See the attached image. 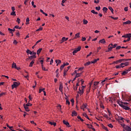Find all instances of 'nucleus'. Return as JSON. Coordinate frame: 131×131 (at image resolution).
<instances>
[{
	"mask_svg": "<svg viewBox=\"0 0 131 131\" xmlns=\"http://www.w3.org/2000/svg\"><path fill=\"white\" fill-rule=\"evenodd\" d=\"M41 40H42V39L38 40V41H37L35 46H36V45H37V43H39V42H40V41H41Z\"/></svg>",
	"mask_w": 131,
	"mask_h": 131,
	"instance_id": "nucleus-49",
	"label": "nucleus"
},
{
	"mask_svg": "<svg viewBox=\"0 0 131 131\" xmlns=\"http://www.w3.org/2000/svg\"><path fill=\"white\" fill-rule=\"evenodd\" d=\"M72 116L73 117L74 116H77V113L75 112V111H73L72 113Z\"/></svg>",
	"mask_w": 131,
	"mask_h": 131,
	"instance_id": "nucleus-17",
	"label": "nucleus"
},
{
	"mask_svg": "<svg viewBox=\"0 0 131 131\" xmlns=\"http://www.w3.org/2000/svg\"><path fill=\"white\" fill-rule=\"evenodd\" d=\"M8 31H9L10 33H13V29L11 28H8Z\"/></svg>",
	"mask_w": 131,
	"mask_h": 131,
	"instance_id": "nucleus-45",
	"label": "nucleus"
},
{
	"mask_svg": "<svg viewBox=\"0 0 131 131\" xmlns=\"http://www.w3.org/2000/svg\"><path fill=\"white\" fill-rule=\"evenodd\" d=\"M83 23L84 25H86L88 23H89V21H88V20L86 19H83Z\"/></svg>",
	"mask_w": 131,
	"mask_h": 131,
	"instance_id": "nucleus-34",
	"label": "nucleus"
},
{
	"mask_svg": "<svg viewBox=\"0 0 131 131\" xmlns=\"http://www.w3.org/2000/svg\"><path fill=\"white\" fill-rule=\"evenodd\" d=\"M20 85V82H14L13 84L12 85V89H15L19 86Z\"/></svg>",
	"mask_w": 131,
	"mask_h": 131,
	"instance_id": "nucleus-3",
	"label": "nucleus"
},
{
	"mask_svg": "<svg viewBox=\"0 0 131 131\" xmlns=\"http://www.w3.org/2000/svg\"><path fill=\"white\" fill-rule=\"evenodd\" d=\"M83 116H84V117H85L86 118H87V119L90 120V118H89V116H88V115L86 114V113H84L83 114Z\"/></svg>",
	"mask_w": 131,
	"mask_h": 131,
	"instance_id": "nucleus-28",
	"label": "nucleus"
},
{
	"mask_svg": "<svg viewBox=\"0 0 131 131\" xmlns=\"http://www.w3.org/2000/svg\"><path fill=\"white\" fill-rule=\"evenodd\" d=\"M11 16H16V12L15 11H12L10 13Z\"/></svg>",
	"mask_w": 131,
	"mask_h": 131,
	"instance_id": "nucleus-32",
	"label": "nucleus"
},
{
	"mask_svg": "<svg viewBox=\"0 0 131 131\" xmlns=\"http://www.w3.org/2000/svg\"><path fill=\"white\" fill-rule=\"evenodd\" d=\"M99 83H100V82H99V81L94 82V84L93 86V91H95V90H96L97 89V88H98V84H99Z\"/></svg>",
	"mask_w": 131,
	"mask_h": 131,
	"instance_id": "nucleus-2",
	"label": "nucleus"
},
{
	"mask_svg": "<svg viewBox=\"0 0 131 131\" xmlns=\"http://www.w3.org/2000/svg\"><path fill=\"white\" fill-rule=\"evenodd\" d=\"M92 63V61H88L87 62H86L85 63H84V66H89V65H91V64Z\"/></svg>",
	"mask_w": 131,
	"mask_h": 131,
	"instance_id": "nucleus-30",
	"label": "nucleus"
},
{
	"mask_svg": "<svg viewBox=\"0 0 131 131\" xmlns=\"http://www.w3.org/2000/svg\"><path fill=\"white\" fill-rule=\"evenodd\" d=\"M67 40H68V37H63L61 39L60 43H63V42H64V41H67Z\"/></svg>",
	"mask_w": 131,
	"mask_h": 131,
	"instance_id": "nucleus-10",
	"label": "nucleus"
},
{
	"mask_svg": "<svg viewBox=\"0 0 131 131\" xmlns=\"http://www.w3.org/2000/svg\"><path fill=\"white\" fill-rule=\"evenodd\" d=\"M108 10H110V11L112 13H113V12L114 11V10H113V8H112V7H108Z\"/></svg>",
	"mask_w": 131,
	"mask_h": 131,
	"instance_id": "nucleus-40",
	"label": "nucleus"
},
{
	"mask_svg": "<svg viewBox=\"0 0 131 131\" xmlns=\"http://www.w3.org/2000/svg\"><path fill=\"white\" fill-rule=\"evenodd\" d=\"M118 61V63H121V62H126L127 61V59H121L118 60V61Z\"/></svg>",
	"mask_w": 131,
	"mask_h": 131,
	"instance_id": "nucleus-21",
	"label": "nucleus"
},
{
	"mask_svg": "<svg viewBox=\"0 0 131 131\" xmlns=\"http://www.w3.org/2000/svg\"><path fill=\"white\" fill-rule=\"evenodd\" d=\"M112 49H113V47H112V46H110L108 48L107 51H106V52H110L111 51H112Z\"/></svg>",
	"mask_w": 131,
	"mask_h": 131,
	"instance_id": "nucleus-25",
	"label": "nucleus"
},
{
	"mask_svg": "<svg viewBox=\"0 0 131 131\" xmlns=\"http://www.w3.org/2000/svg\"><path fill=\"white\" fill-rule=\"evenodd\" d=\"M26 25H27V24H29V17H27L26 18Z\"/></svg>",
	"mask_w": 131,
	"mask_h": 131,
	"instance_id": "nucleus-38",
	"label": "nucleus"
},
{
	"mask_svg": "<svg viewBox=\"0 0 131 131\" xmlns=\"http://www.w3.org/2000/svg\"><path fill=\"white\" fill-rule=\"evenodd\" d=\"M59 90L60 91V92H61V93H63V84H60Z\"/></svg>",
	"mask_w": 131,
	"mask_h": 131,
	"instance_id": "nucleus-12",
	"label": "nucleus"
},
{
	"mask_svg": "<svg viewBox=\"0 0 131 131\" xmlns=\"http://www.w3.org/2000/svg\"><path fill=\"white\" fill-rule=\"evenodd\" d=\"M108 126L109 127H111V128H113V125H112V124H109L108 125Z\"/></svg>",
	"mask_w": 131,
	"mask_h": 131,
	"instance_id": "nucleus-54",
	"label": "nucleus"
},
{
	"mask_svg": "<svg viewBox=\"0 0 131 131\" xmlns=\"http://www.w3.org/2000/svg\"><path fill=\"white\" fill-rule=\"evenodd\" d=\"M128 73L127 72V71L126 70V71H123L122 73H121V75L122 76H124L125 75V74H127Z\"/></svg>",
	"mask_w": 131,
	"mask_h": 131,
	"instance_id": "nucleus-29",
	"label": "nucleus"
},
{
	"mask_svg": "<svg viewBox=\"0 0 131 131\" xmlns=\"http://www.w3.org/2000/svg\"><path fill=\"white\" fill-rule=\"evenodd\" d=\"M122 37H125V38H128L129 37H131V33L126 34V35H122Z\"/></svg>",
	"mask_w": 131,
	"mask_h": 131,
	"instance_id": "nucleus-9",
	"label": "nucleus"
},
{
	"mask_svg": "<svg viewBox=\"0 0 131 131\" xmlns=\"http://www.w3.org/2000/svg\"><path fill=\"white\" fill-rule=\"evenodd\" d=\"M17 43H18V42H17V40H14V41H13V44H14V45H17Z\"/></svg>",
	"mask_w": 131,
	"mask_h": 131,
	"instance_id": "nucleus-60",
	"label": "nucleus"
},
{
	"mask_svg": "<svg viewBox=\"0 0 131 131\" xmlns=\"http://www.w3.org/2000/svg\"><path fill=\"white\" fill-rule=\"evenodd\" d=\"M24 107L27 112H29V111H30V110H29V107L25 105V103L24 104Z\"/></svg>",
	"mask_w": 131,
	"mask_h": 131,
	"instance_id": "nucleus-13",
	"label": "nucleus"
},
{
	"mask_svg": "<svg viewBox=\"0 0 131 131\" xmlns=\"http://www.w3.org/2000/svg\"><path fill=\"white\" fill-rule=\"evenodd\" d=\"M45 88L43 89H40L39 90V93L40 94V93H41V92H43V91H45Z\"/></svg>",
	"mask_w": 131,
	"mask_h": 131,
	"instance_id": "nucleus-43",
	"label": "nucleus"
},
{
	"mask_svg": "<svg viewBox=\"0 0 131 131\" xmlns=\"http://www.w3.org/2000/svg\"><path fill=\"white\" fill-rule=\"evenodd\" d=\"M64 67H65V66H64V64H63L60 66V70H63V68H64Z\"/></svg>",
	"mask_w": 131,
	"mask_h": 131,
	"instance_id": "nucleus-50",
	"label": "nucleus"
},
{
	"mask_svg": "<svg viewBox=\"0 0 131 131\" xmlns=\"http://www.w3.org/2000/svg\"><path fill=\"white\" fill-rule=\"evenodd\" d=\"M80 75H81V73H78L76 74L75 77L77 78V77H80Z\"/></svg>",
	"mask_w": 131,
	"mask_h": 131,
	"instance_id": "nucleus-39",
	"label": "nucleus"
},
{
	"mask_svg": "<svg viewBox=\"0 0 131 131\" xmlns=\"http://www.w3.org/2000/svg\"><path fill=\"white\" fill-rule=\"evenodd\" d=\"M79 37H80V33H77V34H75V37L74 38L75 39L78 38Z\"/></svg>",
	"mask_w": 131,
	"mask_h": 131,
	"instance_id": "nucleus-16",
	"label": "nucleus"
},
{
	"mask_svg": "<svg viewBox=\"0 0 131 131\" xmlns=\"http://www.w3.org/2000/svg\"><path fill=\"white\" fill-rule=\"evenodd\" d=\"M25 106H27V107H30V106H32V104L28 102V103L27 104H25Z\"/></svg>",
	"mask_w": 131,
	"mask_h": 131,
	"instance_id": "nucleus-31",
	"label": "nucleus"
},
{
	"mask_svg": "<svg viewBox=\"0 0 131 131\" xmlns=\"http://www.w3.org/2000/svg\"><path fill=\"white\" fill-rule=\"evenodd\" d=\"M12 68H15V69H16V68H17V64H16V63L13 62L12 65Z\"/></svg>",
	"mask_w": 131,
	"mask_h": 131,
	"instance_id": "nucleus-23",
	"label": "nucleus"
},
{
	"mask_svg": "<svg viewBox=\"0 0 131 131\" xmlns=\"http://www.w3.org/2000/svg\"><path fill=\"white\" fill-rule=\"evenodd\" d=\"M83 93H84V90H83V88H81V90H80V88H79V91L78 92V94L81 96L83 94Z\"/></svg>",
	"mask_w": 131,
	"mask_h": 131,
	"instance_id": "nucleus-6",
	"label": "nucleus"
},
{
	"mask_svg": "<svg viewBox=\"0 0 131 131\" xmlns=\"http://www.w3.org/2000/svg\"><path fill=\"white\" fill-rule=\"evenodd\" d=\"M91 13H92L93 14H95V15H98V12L95 11L94 10H92Z\"/></svg>",
	"mask_w": 131,
	"mask_h": 131,
	"instance_id": "nucleus-37",
	"label": "nucleus"
},
{
	"mask_svg": "<svg viewBox=\"0 0 131 131\" xmlns=\"http://www.w3.org/2000/svg\"><path fill=\"white\" fill-rule=\"evenodd\" d=\"M24 117H25V116H26V115H28V114L27 113H26V112H24Z\"/></svg>",
	"mask_w": 131,
	"mask_h": 131,
	"instance_id": "nucleus-58",
	"label": "nucleus"
},
{
	"mask_svg": "<svg viewBox=\"0 0 131 131\" xmlns=\"http://www.w3.org/2000/svg\"><path fill=\"white\" fill-rule=\"evenodd\" d=\"M75 50H76L78 52H79L81 50V47L79 46L78 48H76Z\"/></svg>",
	"mask_w": 131,
	"mask_h": 131,
	"instance_id": "nucleus-35",
	"label": "nucleus"
},
{
	"mask_svg": "<svg viewBox=\"0 0 131 131\" xmlns=\"http://www.w3.org/2000/svg\"><path fill=\"white\" fill-rule=\"evenodd\" d=\"M86 125H87L88 128H93V125H90L89 124H86Z\"/></svg>",
	"mask_w": 131,
	"mask_h": 131,
	"instance_id": "nucleus-36",
	"label": "nucleus"
},
{
	"mask_svg": "<svg viewBox=\"0 0 131 131\" xmlns=\"http://www.w3.org/2000/svg\"><path fill=\"white\" fill-rule=\"evenodd\" d=\"M87 106H88V105L83 104L81 106V109H82L83 111H84V108H86Z\"/></svg>",
	"mask_w": 131,
	"mask_h": 131,
	"instance_id": "nucleus-18",
	"label": "nucleus"
},
{
	"mask_svg": "<svg viewBox=\"0 0 131 131\" xmlns=\"http://www.w3.org/2000/svg\"><path fill=\"white\" fill-rule=\"evenodd\" d=\"M123 131H131V127L129 126H126L123 129Z\"/></svg>",
	"mask_w": 131,
	"mask_h": 131,
	"instance_id": "nucleus-8",
	"label": "nucleus"
},
{
	"mask_svg": "<svg viewBox=\"0 0 131 131\" xmlns=\"http://www.w3.org/2000/svg\"><path fill=\"white\" fill-rule=\"evenodd\" d=\"M4 95H6V93L5 92L1 93L0 94V97H2V96H4Z\"/></svg>",
	"mask_w": 131,
	"mask_h": 131,
	"instance_id": "nucleus-57",
	"label": "nucleus"
},
{
	"mask_svg": "<svg viewBox=\"0 0 131 131\" xmlns=\"http://www.w3.org/2000/svg\"><path fill=\"white\" fill-rule=\"evenodd\" d=\"M110 46H112V47H113V49H114V48H116V47H117V44H115L113 45V44L111 43L108 45V47H110Z\"/></svg>",
	"mask_w": 131,
	"mask_h": 131,
	"instance_id": "nucleus-27",
	"label": "nucleus"
},
{
	"mask_svg": "<svg viewBox=\"0 0 131 131\" xmlns=\"http://www.w3.org/2000/svg\"><path fill=\"white\" fill-rule=\"evenodd\" d=\"M118 62H121V60H117L116 61L113 62L112 63H110V65H113L114 64H118Z\"/></svg>",
	"mask_w": 131,
	"mask_h": 131,
	"instance_id": "nucleus-20",
	"label": "nucleus"
},
{
	"mask_svg": "<svg viewBox=\"0 0 131 131\" xmlns=\"http://www.w3.org/2000/svg\"><path fill=\"white\" fill-rule=\"evenodd\" d=\"M86 40V38L85 37H82V41H85V40Z\"/></svg>",
	"mask_w": 131,
	"mask_h": 131,
	"instance_id": "nucleus-61",
	"label": "nucleus"
},
{
	"mask_svg": "<svg viewBox=\"0 0 131 131\" xmlns=\"http://www.w3.org/2000/svg\"><path fill=\"white\" fill-rule=\"evenodd\" d=\"M96 10H97V11H100V10H101V7L99 6V7H96L95 8Z\"/></svg>",
	"mask_w": 131,
	"mask_h": 131,
	"instance_id": "nucleus-47",
	"label": "nucleus"
},
{
	"mask_svg": "<svg viewBox=\"0 0 131 131\" xmlns=\"http://www.w3.org/2000/svg\"><path fill=\"white\" fill-rule=\"evenodd\" d=\"M27 54H30V55H35L36 52H34V51H31L29 49H27L26 51Z\"/></svg>",
	"mask_w": 131,
	"mask_h": 131,
	"instance_id": "nucleus-5",
	"label": "nucleus"
},
{
	"mask_svg": "<svg viewBox=\"0 0 131 131\" xmlns=\"http://www.w3.org/2000/svg\"><path fill=\"white\" fill-rule=\"evenodd\" d=\"M131 24L130 20H127L126 21L123 23V24H125V25H126L127 24Z\"/></svg>",
	"mask_w": 131,
	"mask_h": 131,
	"instance_id": "nucleus-22",
	"label": "nucleus"
},
{
	"mask_svg": "<svg viewBox=\"0 0 131 131\" xmlns=\"http://www.w3.org/2000/svg\"><path fill=\"white\" fill-rule=\"evenodd\" d=\"M16 22H17L18 24H20V18H17L16 19Z\"/></svg>",
	"mask_w": 131,
	"mask_h": 131,
	"instance_id": "nucleus-53",
	"label": "nucleus"
},
{
	"mask_svg": "<svg viewBox=\"0 0 131 131\" xmlns=\"http://www.w3.org/2000/svg\"><path fill=\"white\" fill-rule=\"evenodd\" d=\"M81 70H83V67L79 68L78 70V71H81Z\"/></svg>",
	"mask_w": 131,
	"mask_h": 131,
	"instance_id": "nucleus-56",
	"label": "nucleus"
},
{
	"mask_svg": "<svg viewBox=\"0 0 131 131\" xmlns=\"http://www.w3.org/2000/svg\"><path fill=\"white\" fill-rule=\"evenodd\" d=\"M48 123H49V124H51V125H54V126H56L57 123L56 122H50V121H48L47 122Z\"/></svg>",
	"mask_w": 131,
	"mask_h": 131,
	"instance_id": "nucleus-14",
	"label": "nucleus"
},
{
	"mask_svg": "<svg viewBox=\"0 0 131 131\" xmlns=\"http://www.w3.org/2000/svg\"><path fill=\"white\" fill-rule=\"evenodd\" d=\"M40 62L41 63V66H43V60H41Z\"/></svg>",
	"mask_w": 131,
	"mask_h": 131,
	"instance_id": "nucleus-62",
	"label": "nucleus"
},
{
	"mask_svg": "<svg viewBox=\"0 0 131 131\" xmlns=\"http://www.w3.org/2000/svg\"><path fill=\"white\" fill-rule=\"evenodd\" d=\"M63 65H64V66H68V65H69V63H68V62H66V63H63Z\"/></svg>",
	"mask_w": 131,
	"mask_h": 131,
	"instance_id": "nucleus-63",
	"label": "nucleus"
},
{
	"mask_svg": "<svg viewBox=\"0 0 131 131\" xmlns=\"http://www.w3.org/2000/svg\"><path fill=\"white\" fill-rule=\"evenodd\" d=\"M124 10L125 12H127V11H128V8L127 7H125Z\"/></svg>",
	"mask_w": 131,
	"mask_h": 131,
	"instance_id": "nucleus-59",
	"label": "nucleus"
},
{
	"mask_svg": "<svg viewBox=\"0 0 131 131\" xmlns=\"http://www.w3.org/2000/svg\"><path fill=\"white\" fill-rule=\"evenodd\" d=\"M32 6L33 7V8H36V5H34V2L32 1L31 2Z\"/></svg>",
	"mask_w": 131,
	"mask_h": 131,
	"instance_id": "nucleus-42",
	"label": "nucleus"
},
{
	"mask_svg": "<svg viewBox=\"0 0 131 131\" xmlns=\"http://www.w3.org/2000/svg\"><path fill=\"white\" fill-rule=\"evenodd\" d=\"M63 124H65L68 127H70L71 126H70V124H69V122L68 121H66L65 120H63Z\"/></svg>",
	"mask_w": 131,
	"mask_h": 131,
	"instance_id": "nucleus-7",
	"label": "nucleus"
},
{
	"mask_svg": "<svg viewBox=\"0 0 131 131\" xmlns=\"http://www.w3.org/2000/svg\"><path fill=\"white\" fill-rule=\"evenodd\" d=\"M111 18H112V19H113L114 20H117L118 19V17H114L113 16H110Z\"/></svg>",
	"mask_w": 131,
	"mask_h": 131,
	"instance_id": "nucleus-48",
	"label": "nucleus"
},
{
	"mask_svg": "<svg viewBox=\"0 0 131 131\" xmlns=\"http://www.w3.org/2000/svg\"><path fill=\"white\" fill-rule=\"evenodd\" d=\"M41 51H42V48H40V49H38L37 51V54L39 55V54H40V52H41Z\"/></svg>",
	"mask_w": 131,
	"mask_h": 131,
	"instance_id": "nucleus-24",
	"label": "nucleus"
},
{
	"mask_svg": "<svg viewBox=\"0 0 131 131\" xmlns=\"http://www.w3.org/2000/svg\"><path fill=\"white\" fill-rule=\"evenodd\" d=\"M99 60H100V59H99V58L94 59V60L91 61V64H95V63H97V62H98V61H99Z\"/></svg>",
	"mask_w": 131,
	"mask_h": 131,
	"instance_id": "nucleus-19",
	"label": "nucleus"
},
{
	"mask_svg": "<svg viewBox=\"0 0 131 131\" xmlns=\"http://www.w3.org/2000/svg\"><path fill=\"white\" fill-rule=\"evenodd\" d=\"M32 55L29 56V58L31 60L32 59H35L36 58V53H35V54H32Z\"/></svg>",
	"mask_w": 131,
	"mask_h": 131,
	"instance_id": "nucleus-11",
	"label": "nucleus"
},
{
	"mask_svg": "<svg viewBox=\"0 0 131 131\" xmlns=\"http://www.w3.org/2000/svg\"><path fill=\"white\" fill-rule=\"evenodd\" d=\"M41 67H42V70H43L44 71H48V69H46V68L43 67V65L41 66Z\"/></svg>",
	"mask_w": 131,
	"mask_h": 131,
	"instance_id": "nucleus-46",
	"label": "nucleus"
},
{
	"mask_svg": "<svg viewBox=\"0 0 131 131\" xmlns=\"http://www.w3.org/2000/svg\"><path fill=\"white\" fill-rule=\"evenodd\" d=\"M130 70H131V67H130V68H129L126 70V71H127V72L128 73V72H129V71H130Z\"/></svg>",
	"mask_w": 131,
	"mask_h": 131,
	"instance_id": "nucleus-64",
	"label": "nucleus"
},
{
	"mask_svg": "<svg viewBox=\"0 0 131 131\" xmlns=\"http://www.w3.org/2000/svg\"><path fill=\"white\" fill-rule=\"evenodd\" d=\"M34 64V60H33L29 64V67H32L33 66V64Z\"/></svg>",
	"mask_w": 131,
	"mask_h": 131,
	"instance_id": "nucleus-26",
	"label": "nucleus"
},
{
	"mask_svg": "<svg viewBox=\"0 0 131 131\" xmlns=\"http://www.w3.org/2000/svg\"><path fill=\"white\" fill-rule=\"evenodd\" d=\"M116 69H118V68H121V66H120V64L118 66H116Z\"/></svg>",
	"mask_w": 131,
	"mask_h": 131,
	"instance_id": "nucleus-55",
	"label": "nucleus"
},
{
	"mask_svg": "<svg viewBox=\"0 0 131 131\" xmlns=\"http://www.w3.org/2000/svg\"><path fill=\"white\" fill-rule=\"evenodd\" d=\"M14 28H15L16 29H21V28H22V27H19V26H15L14 27Z\"/></svg>",
	"mask_w": 131,
	"mask_h": 131,
	"instance_id": "nucleus-44",
	"label": "nucleus"
},
{
	"mask_svg": "<svg viewBox=\"0 0 131 131\" xmlns=\"http://www.w3.org/2000/svg\"><path fill=\"white\" fill-rule=\"evenodd\" d=\"M128 65H129V63L128 62L121 63L120 64L121 68H124V67H125V66H128Z\"/></svg>",
	"mask_w": 131,
	"mask_h": 131,
	"instance_id": "nucleus-4",
	"label": "nucleus"
},
{
	"mask_svg": "<svg viewBox=\"0 0 131 131\" xmlns=\"http://www.w3.org/2000/svg\"><path fill=\"white\" fill-rule=\"evenodd\" d=\"M118 104H119V106L123 108V109H125V110H129V107H127L126 105L128 103L127 102H121L120 103L119 101L118 102Z\"/></svg>",
	"mask_w": 131,
	"mask_h": 131,
	"instance_id": "nucleus-1",
	"label": "nucleus"
},
{
	"mask_svg": "<svg viewBox=\"0 0 131 131\" xmlns=\"http://www.w3.org/2000/svg\"><path fill=\"white\" fill-rule=\"evenodd\" d=\"M90 91H91V88H88L87 89V91H86V95H88V94H89V93H90Z\"/></svg>",
	"mask_w": 131,
	"mask_h": 131,
	"instance_id": "nucleus-52",
	"label": "nucleus"
},
{
	"mask_svg": "<svg viewBox=\"0 0 131 131\" xmlns=\"http://www.w3.org/2000/svg\"><path fill=\"white\" fill-rule=\"evenodd\" d=\"M77 52H78L76 49H75L73 51V55H75V54H76V53H77Z\"/></svg>",
	"mask_w": 131,
	"mask_h": 131,
	"instance_id": "nucleus-41",
	"label": "nucleus"
},
{
	"mask_svg": "<svg viewBox=\"0 0 131 131\" xmlns=\"http://www.w3.org/2000/svg\"><path fill=\"white\" fill-rule=\"evenodd\" d=\"M102 10L103 12H107V11H108V8H107V7H103Z\"/></svg>",
	"mask_w": 131,
	"mask_h": 131,
	"instance_id": "nucleus-33",
	"label": "nucleus"
},
{
	"mask_svg": "<svg viewBox=\"0 0 131 131\" xmlns=\"http://www.w3.org/2000/svg\"><path fill=\"white\" fill-rule=\"evenodd\" d=\"M99 43H106V40H105V39H101L99 41Z\"/></svg>",
	"mask_w": 131,
	"mask_h": 131,
	"instance_id": "nucleus-15",
	"label": "nucleus"
},
{
	"mask_svg": "<svg viewBox=\"0 0 131 131\" xmlns=\"http://www.w3.org/2000/svg\"><path fill=\"white\" fill-rule=\"evenodd\" d=\"M41 30H42V28L40 27L39 29H37L36 31H41Z\"/></svg>",
	"mask_w": 131,
	"mask_h": 131,
	"instance_id": "nucleus-51",
	"label": "nucleus"
}]
</instances>
